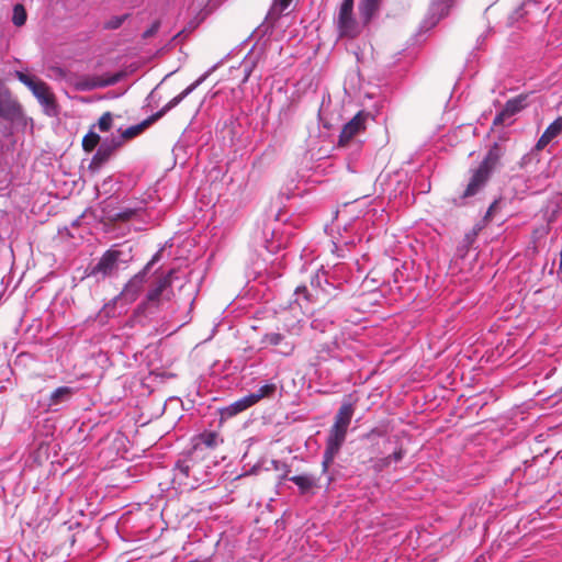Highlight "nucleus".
<instances>
[{
  "label": "nucleus",
  "mask_w": 562,
  "mask_h": 562,
  "mask_svg": "<svg viewBox=\"0 0 562 562\" xmlns=\"http://www.w3.org/2000/svg\"><path fill=\"white\" fill-rule=\"evenodd\" d=\"M205 77H201L190 86H188L182 92L172 98L169 102H167L159 111L148 116L146 120L140 122L137 125L130 126L124 130L119 139L112 138L111 143H108V156L110 151L117 149L122 146L125 140H130L139 134H142L146 128H148L151 124L160 120L166 113H168L171 109L176 108L186 97H188L193 90L196 89L198 86L204 80Z\"/></svg>",
  "instance_id": "obj_1"
},
{
  "label": "nucleus",
  "mask_w": 562,
  "mask_h": 562,
  "mask_svg": "<svg viewBox=\"0 0 562 562\" xmlns=\"http://www.w3.org/2000/svg\"><path fill=\"white\" fill-rule=\"evenodd\" d=\"M353 1L344 0L339 7L337 16V29L340 37L356 38L364 29L360 19L353 14Z\"/></svg>",
  "instance_id": "obj_2"
},
{
  "label": "nucleus",
  "mask_w": 562,
  "mask_h": 562,
  "mask_svg": "<svg viewBox=\"0 0 562 562\" xmlns=\"http://www.w3.org/2000/svg\"><path fill=\"white\" fill-rule=\"evenodd\" d=\"M347 431L348 430L337 428L334 426L330 427L328 437L326 439V448L322 461V471L324 473L328 471L329 465L334 462L341 446L344 445L347 437Z\"/></svg>",
  "instance_id": "obj_3"
},
{
  "label": "nucleus",
  "mask_w": 562,
  "mask_h": 562,
  "mask_svg": "<svg viewBox=\"0 0 562 562\" xmlns=\"http://www.w3.org/2000/svg\"><path fill=\"white\" fill-rule=\"evenodd\" d=\"M260 344L263 348L274 347L281 356L289 357L295 350V342L281 333H267L262 336Z\"/></svg>",
  "instance_id": "obj_4"
},
{
  "label": "nucleus",
  "mask_w": 562,
  "mask_h": 562,
  "mask_svg": "<svg viewBox=\"0 0 562 562\" xmlns=\"http://www.w3.org/2000/svg\"><path fill=\"white\" fill-rule=\"evenodd\" d=\"M367 119L368 114L360 111L346 123L340 132L338 146L346 147L356 135L363 132L366 130Z\"/></svg>",
  "instance_id": "obj_5"
},
{
  "label": "nucleus",
  "mask_w": 562,
  "mask_h": 562,
  "mask_svg": "<svg viewBox=\"0 0 562 562\" xmlns=\"http://www.w3.org/2000/svg\"><path fill=\"white\" fill-rule=\"evenodd\" d=\"M223 443V439L215 431H204L194 438L191 451L199 458H204L207 451H212Z\"/></svg>",
  "instance_id": "obj_6"
},
{
  "label": "nucleus",
  "mask_w": 562,
  "mask_h": 562,
  "mask_svg": "<svg viewBox=\"0 0 562 562\" xmlns=\"http://www.w3.org/2000/svg\"><path fill=\"white\" fill-rule=\"evenodd\" d=\"M21 115L20 104L12 98L9 89L0 79V117L13 121Z\"/></svg>",
  "instance_id": "obj_7"
},
{
  "label": "nucleus",
  "mask_w": 562,
  "mask_h": 562,
  "mask_svg": "<svg viewBox=\"0 0 562 562\" xmlns=\"http://www.w3.org/2000/svg\"><path fill=\"white\" fill-rule=\"evenodd\" d=\"M490 178L491 173L479 166L472 171L467 188L460 195V199L464 200L477 194L485 187Z\"/></svg>",
  "instance_id": "obj_8"
},
{
  "label": "nucleus",
  "mask_w": 562,
  "mask_h": 562,
  "mask_svg": "<svg viewBox=\"0 0 562 562\" xmlns=\"http://www.w3.org/2000/svg\"><path fill=\"white\" fill-rule=\"evenodd\" d=\"M526 100L527 95L524 94L509 99L504 109L494 117L493 125H503L507 119L521 111L526 106Z\"/></svg>",
  "instance_id": "obj_9"
},
{
  "label": "nucleus",
  "mask_w": 562,
  "mask_h": 562,
  "mask_svg": "<svg viewBox=\"0 0 562 562\" xmlns=\"http://www.w3.org/2000/svg\"><path fill=\"white\" fill-rule=\"evenodd\" d=\"M132 247L123 245H113L108 249V271L114 267H119L120 263H127L132 259Z\"/></svg>",
  "instance_id": "obj_10"
},
{
  "label": "nucleus",
  "mask_w": 562,
  "mask_h": 562,
  "mask_svg": "<svg viewBox=\"0 0 562 562\" xmlns=\"http://www.w3.org/2000/svg\"><path fill=\"white\" fill-rule=\"evenodd\" d=\"M505 154V148L498 144L494 143L493 146L487 151L486 156L480 164V167L485 169L487 172L492 173V171L498 166L501 158Z\"/></svg>",
  "instance_id": "obj_11"
},
{
  "label": "nucleus",
  "mask_w": 562,
  "mask_h": 562,
  "mask_svg": "<svg viewBox=\"0 0 562 562\" xmlns=\"http://www.w3.org/2000/svg\"><path fill=\"white\" fill-rule=\"evenodd\" d=\"M562 134V115L555 119L543 132L536 144L537 150H542L557 136Z\"/></svg>",
  "instance_id": "obj_12"
},
{
  "label": "nucleus",
  "mask_w": 562,
  "mask_h": 562,
  "mask_svg": "<svg viewBox=\"0 0 562 562\" xmlns=\"http://www.w3.org/2000/svg\"><path fill=\"white\" fill-rule=\"evenodd\" d=\"M196 459H199V457L193 454V452L191 450L186 456H183L181 459H179L175 464V471H176L175 477H179L180 481L189 477L190 471L193 468V465L195 464Z\"/></svg>",
  "instance_id": "obj_13"
},
{
  "label": "nucleus",
  "mask_w": 562,
  "mask_h": 562,
  "mask_svg": "<svg viewBox=\"0 0 562 562\" xmlns=\"http://www.w3.org/2000/svg\"><path fill=\"white\" fill-rule=\"evenodd\" d=\"M173 270H170L168 274L159 278L155 284V286L148 291L147 301L151 303L159 302L164 292L171 286V277L173 274Z\"/></svg>",
  "instance_id": "obj_14"
},
{
  "label": "nucleus",
  "mask_w": 562,
  "mask_h": 562,
  "mask_svg": "<svg viewBox=\"0 0 562 562\" xmlns=\"http://www.w3.org/2000/svg\"><path fill=\"white\" fill-rule=\"evenodd\" d=\"M353 413V405L351 403H344L336 413L334 424L331 426L348 430Z\"/></svg>",
  "instance_id": "obj_15"
},
{
  "label": "nucleus",
  "mask_w": 562,
  "mask_h": 562,
  "mask_svg": "<svg viewBox=\"0 0 562 562\" xmlns=\"http://www.w3.org/2000/svg\"><path fill=\"white\" fill-rule=\"evenodd\" d=\"M380 8V0H361L359 3V19L366 27Z\"/></svg>",
  "instance_id": "obj_16"
},
{
  "label": "nucleus",
  "mask_w": 562,
  "mask_h": 562,
  "mask_svg": "<svg viewBox=\"0 0 562 562\" xmlns=\"http://www.w3.org/2000/svg\"><path fill=\"white\" fill-rule=\"evenodd\" d=\"M252 405H254V403L251 401V397H249V395H246V396L235 401L227 407H225L222 411V415L225 417H233Z\"/></svg>",
  "instance_id": "obj_17"
},
{
  "label": "nucleus",
  "mask_w": 562,
  "mask_h": 562,
  "mask_svg": "<svg viewBox=\"0 0 562 562\" xmlns=\"http://www.w3.org/2000/svg\"><path fill=\"white\" fill-rule=\"evenodd\" d=\"M135 215V211L132 209H126L124 211H116L111 207L108 209V233L113 224L121 222L127 223Z\"/></svg>",
  "instance_id": "obj_18"
},
{
  "label": "nucleus",
  "mask_w": 562,
  "mask_h": 562,
  "mask_svg": "<svg viewBox=\"0 0 562 562\" xmlns=\"http://www.w3.org/2000/svg\"><path fill=\"white\" fill-rule=\"evenodd\" d=\"M291 482H293L300 490L301 494H305L310 492L312 488L316 486L317 480L308 474L294 475L289 477Z\"/></svg>",
  "instance_id": "obj_19"
},
{
  "label": "nucleus",
  "mask_w": 562,
  "mask_h": 562,
  "mask_svg": "<svg viewBox=\"0 0 562 562\" xmlns=\"http://www.w3.org/2000/svg\"><path fill=\"white\" fill-rule=\"evenodd\" d=\"M72 394H74V390L71 387L60 386L52 393V395L49 397L48 406L55 407V406L68 401Z\"/></svg>",
  "instance_id": "obj_20"
},
{
  "label": "nucleus",
  "mask_w": 562,
  "mask_h": 562,
  "mask_svg": "<svg viewBox=\"0 0 562 562\" xmlns=\"http://www.w3.org/2000/svg\"><path fill=\"white\" fill-rule=\"evenodd\" d=\"M32 92L41 104L45 106H50L54 104L53 93L50 92L48 86L44 81L37 85V87Z\"/></svg>",
  "instance_id": "obj_21"
},
{
  "label": "nucleus",
  "mask_w": 562,
  "mask_h": 562,
  "mask_svg": "<svg viewBox=\"0 0 562 562\" xmlns=\"http://www.w3.org/2000/svg\"><path fill=\"white\" fill-rule=\"evenodd\" d=\"M277 392L276 383H267L260 386L256 392L248 394L251 397L254 405L258 403L260 400L266 397H272Z\"/></svg>",
  "instance_id": "obj_22"
},
{
  "label": "nucleus",
  "mask_w": 562,
  "mask_h": 562,
  "mask_svg": "<svg viewBox=\"0 0 562 562\" xmlns=\"http://www.w3.org/2000/svg\"><path fill=\"white\" fill-rule=\"evenodd\" d=\"M128 437L125 434L117 431L115 438L112 441V449L115 451L117 456L124 458V454L128 451Z\"/></svg>",
  "instance_id": "obj_23"
},
{
  "label": "nucleus",
  "mask_w": 562,
  "mask_h": 562,
  "mask_svg": "<svg viewBox=\"0 0 562 562\" xmlns=\"http://www.w3.org/2000/svg\"><path fill=\"white\" fill-rule=\"evenodd\" d=\"M104 161H105V150L100 148L88 164L89 171L91 173L100 171Z\"/></svg>",
  "instance_id": "obj_24"
},
{
  "label": "nucleus",
  "mask_w": 562,
  "mask_h": 562,
  "mask_svg": "<svg viewBox=\"0 0 562 562\" xmlns=\"http://www.w3.org/2000/svg\"><path fill=\"white\" fill-rule=\"evenodd\" d=\"M99 142L100 136L95 132L90 131L82 139V147L86 151L90 153L97 147Z\"/></svg>",
  "instance_id": "obj_25"
},
{
  "label": "nucleus",
  "mask_w": 562,
  "mask_h": 562,
  "mask_svg": "<svg viewBox=\"0 0 562 562\" xmlns=\"http://www.w3.org/2000/svg\"><path fill=\"white\" fill-rule=\"evenodd\" d=\"M12 22L15 26H22L26 22V12L22 4H15L13 8Z\"/></svg>",
  "instance_id": "obj_26"
},
{
  "label": "nucleus",
  "mask_w": 562,
  "mask_h": 562,
  "mask_svg": "<svg viewBox=\"0 0 562 562\" xmlns=\"http://www.w3.org/2000/svg\"><path fill=\"white\" fill-rule=\"evenodd\" d=\"M15 77L25 85L31 91H34V89L42 82V80H38L32 76H29L22 71H15Z\"/></svg>",
  "instance_id": "obj_27"
},
{
  "label": "nucleus",
  "mask_w": 562,
  "mask_h": 562,
  "mask_svg": "<svg viewBox=\"0 0 562 562\" xmlns=\"http://www.w3.org/2000/svg\"><path fill=\"white\" fill-rule=\"evenodd\" d=\"M295 295L297 296L296 297V301L299 302V304L301 306H303L302 302H301V299L300 296L302 295V300L305 304H308V303H312V302H316V300L314 299L313 294L310 293V291L307 290L306 286L302 285V286H297L295 289Z\"/></svg>",
  "instance_id": "obj_28"
},
{
  "label": "nucleus",
  "mask_w": 562,
  "mask_h": 562,
  "mask_svg": "<svg viewBox=\"0 0 562 562\" xmlns=\"http://www.w3.org/2000/svg\"><path fill=\"white\" fill-rule=\"evenodd\" d=\"M122 464L119 465L121 468ZM112 471L111 476H113L115 473H119L124 480L120 481L114 477H111V486L112 487H121L124 481L128 479L127 471L125 469H122L119 471L117 467H111L110 469Z\"/></svg>",
  "instance_id": "obj_29"
},
{
  "label": "nucleus",
  "mask_w": 562,
  "mask_h": 562,
  "mask_svg": "<svg viewBox=\"0 0 562 562\" xmlns=\"http://www.w3.org/2000/svg\"><path fill=\"white\" fill-rule=\"evenodd\" d=\"M160 29V21L156 20L144 33L142 34V37L144 40H148L153 36H155Z\"/></svg>",
  "instance_id": "obj_30"
},
{
  "label": "nucleus",
  "mask_w": 562,
  "mask_h": 562,
  "mask_svg": "<svg viewBox=\"0 0 562 562\" xmlns=\"http://www.w3.org/2000/svg\"><path fill=\"white\" fill-rule=\"evenodd\" d=\"M127 76L126 70H121L112 75H108V87L113 86L117 82H120L122 79H124Z\"/></svg>",
  "instance_id": "obj_31"
},
{
  "label": "nucleus",
  "mask_w": 562,
  "mask_h": 562,
  "mask_svg": "<svg viewBox=\"0 0 562 562\" xmlns=\"http://www.w3.org/2000/svg\"><path fill=\"white\" fill-rule=\"evenodd\" d=\"M390 464H391L390 458L389 457H384V458L378 459L375 461L373 468H374V470L376 472H382L383 470L389 468Z\"/></svg>",
  "instance_id": "obj_32"
},
{
  "label": "nucleus",
  "mask_w": 562,
  "mask_h": 562,
  "mask_svg": "<svg viewBox=\"0 0 562 562\" xmlns=\"http://www.w3.org/2000/svg\"><path fill=\"white\" fill-rule=\"evenodd\" d=\"M293 0H274L273 9L279 13L285 11Z\"/></svg>",
  "instance_id": "obj_33"
},
{
  "label": "nucleus",
  "mask_w": 562,
  "mask_h": 562,
  "mask_svg": "<svg viewBox=\"0 0 562 562\" xmlns=\"http://www.w3.org/2000/svg\"><path fill=\"white\" fill-rule=\"evenodd\" d=\"M406 450L403 447L396 449L392 454L387 456L392 462H400L404 458Z\"/></svg>",
  "instance_id": "obj_34"
},
{
  "label": "nucleus",
  "mask_w": 562,
  "mask_h": 562,
  "mask_svg": "<svg viewBox=\"0 0 562 562\" xmlns=\"http://www.w3.org/2000/svg\"><path fill=\"white\" fill-rule=\"evenodd\" d=\"M127 15L115 16L108 21V29H117L122 25Z\"/></svg>",
  "instance_id": "obj_35"
},
{
  "label": "nucleus",
  "mask_w": 562,
  "mask_h": 562,
  "mask_svg": "<svg viewBox=\"0 0 562 562\" xmlns=\"http://www.w3.org/2000/svg\"><path fill=\"white\" fill-rule=\"evenodd\" d=\"M497 207H498V201H497V200H495V201L490 205V207H488V210H487V212H486V214H485L484 218H485L486 221H490V220L492 218L493 214L496 212Z\"/></svg>",
  "instance_id": "obj_36"
},
{
  "label": "nucleus",
  "mask_w": 562,
  "mask_h": 562,
  "mask_svg": "<svg viewBox=\"0 0 562 562\" xmlns=\"http://www.w3.org/2000/svg\"><path fill=\"white\" fill-rule=\"evenodd\" d=\"M453 1L454 0H436V2L434 4H436V5L443 4L445 9H442L441 11H442V13L447 14L448 9L450 8V5Z\"/></svg>",
  "instance_id": "obj_37"
},
{
  "label": "nucleus",
  "mask_w": 562,
  "mask_h": 562,
  "mask_svg": "<svg viewBox=\"0 0 562 562\" xmlns=\"http://www.w3.org/2000/svg\"><path fill=\"white\" fill-rule=\"evenodd\" d=\"M98 127L101 132H105V114H102L98 120Z\"/></svg>",
  "instance_id": "obj_38"
},
{
  "label": "nucleus",
  "mask_w": 562,
  "mask_h": 562,
  "mask_svg": "<svg viewBox=\"0 0 562 562\" xmlns=\"http://www.w3.org/2000/svg\"><path fill=\"white\" fill-rule=\"evenodd\" d=\"M160 257V252H157L153 259L146 265L145 270H148L151 265H154L155 261H157Z\"/></svg>",
  "instance_id": "obj_39"
},
{
  "label": "nucleus",
  "mask_w": 562,
  "mask_h": 562,
  "mask_svg": "<svg viewBox=\"0 0 562 562\" xmlns=\"http://www.w3.org/2000/svg\"><path fill=\"white\" fill-rule=\"evenodd\" d=\"M250 71H251L250 67L246 66L245 67V80H247L248 77L250 76Z\"/></svg>",
  "instance_id": "obj_40"
},
{
  "label": "nucleus",
  "mask_w": 562,
  "mask_h": 562,
  "mask_svg": "<svg viewBox=\"0 0 562 562\" xmlns=\"http://www.w3.org/2000/svg\"><path fill=\"white\" fill-rule=\"evenodd\" d=\"M104 262H105V258H104V257H102V258L100 259L99 263H98V267H97V268H98V270H101V269H102V267H103Z\"/></svg>",
  "instance_id": "obj_41"
},
{
  "label": "nucleus",
  "mask_w": 562,
  "mask_h": 562,
  "mask_svg": "<svg viewBox=\"0 0 562 562\" xmlns=\"http://www.w3.org/2000/svg\"><path fill=\"white\" fill-rule=\"evenodd\" d=\"M106 117H108V131H109L111 128V121H112V116H111L110 112H108Z\"/></svg>",
  "instance_id": "obj_42"
},
{
  "label": "nucleus",
  "mask_w": 562,
  "mask_h": 562,
  "mask_svg": "<svg viewBox=\"0 0 562 562\" xmlns=\"http://www.w3.org/2000/svg\"><path fill=\"white\" fill-rule=\"evenodd\" d=\"M183 33V31L177 33V35L173 36L172 41H175L176 38H178L181 34Z\"/></svg>",
  "instance_id": "obj_43"
},
{
  "label": "nucleus",
  "mask_w": 562,
  "mask_h": 562,
  "mask_svg": "<svg viewBox=\"0 0 562 562\" xmlns=\"http://www.w3.org/2000/svg\"><path fill=\"white\" fill-rule=\"evenodd\" d=\"M117 95H119V94H113V97H117ZM106 98H108V99H109V98H112V94H111L110 92H108Z\"/></svg>",
  "instance_id": "obj_44"
}]
</instances>
